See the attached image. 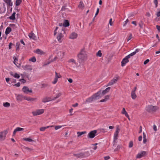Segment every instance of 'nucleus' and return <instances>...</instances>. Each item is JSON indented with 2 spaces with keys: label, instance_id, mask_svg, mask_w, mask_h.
I'll return each instance as SVG.
<instances>
[{
  "label": "nucleus",
  "instance_id": "9b49d317",
  "mask_svg": "<svg viewBox=\"0 0 160 160\" xmlns=\"http://www.w3.org/2000/svg\"><path fill=\"white\" fill-rule=\"evenodd\" d=\"M24 99L27 101L33 102L36 101L37 100V98H32L29 97L25 96V97H24Z\"/></svg>",
  "mask_w": 160,
  "mask_h": 160
},
{
  "label": "nucleus",
  "instance_id": "c03bdc74",
  "mask_svg": "<svg viewBox=\"0 0 160 160\" xmlns=\"http://www.w3.org/2000/svg\"><path fill=\"white\" fill-rule=\"evenodd\" d=\"M22 2V0H16V5L19 6Z\"/></svg>",
  "mask_w": 160,
  "mask_h": 160
},
{
  "label": "nucleus",
  "instance_id": "aec40b11",
  "mask_svg": "<svg viewBox=\"0 0 160 160\" xmlns=\"http://www.w3.org/2000/svg\"><path fill=\"white\" fill-rule=\"evenodd\" d=\"M84 154L83 153L81 152L77 154H74L73 155L77 158H80L84 157Z\"/></svg>",
  "mask_w": 160,
  "mask_h": 160
},
{
  "label": "nucleus",
  "instance_id": "5fc2aeb1",
  "mask_svg": "<svg viewBox=\"0 0 160 160\" xmlns=\"http://www.w3.org/2000/svg\"><path fill=\"white\" fill-rule=\"evenodd\" d=\"M14 78H18L20 77V76H19V75L18 74H17V73H15L14 74Z\"/></svg>",
  "mask_w": 160,
  "mask_h": 160
},
{
  "label": "nucleus",
  "instance_id": "79ce46f5",
  "mask_svg": "<svg viewBox=\"0 0 160 160\" xmlns=\"http://www.w3.org/2000/svg\"><path fill=\"white\" fill-rule=\"evenodd\" d=\"M86 133V132H78L77 134H78V137H79L83 134H84Z\"/></svg>",
  "mask_w": 160,
  "mask_h": 160
},
{
  "label": "nucleus",
  "instance_id": "3c124183",
  "mask_svg": "<svg viewBox=\"0 0 160 160\" xmlns=\"http://www.w3.org/2000/svg\"><path fill=\"white\" fill-rule=\"evenodd\" d=\"M143 22L142 21H141L139 24V26H140V28L142 29L143 28Z\"/></svg>",
  "mask_w": 160,
  "mask_h": 160
},
{
  "label": "nucleus",
  "instance_id": "f3484780",
  "mask_svg": "<svg viewBox=\"0 0 160 160\" xmlns=\"http://www.w3.org/2000/svg\"><path fill=\"white\" fill-rule=\"evenodd\" d=\"M65 52L63 51H60L58 53V56L59 58L62 59L65 55Z\"/></svg>",
  "mask_w": 160,
  "mask_h": 160
},
{
  "label": "nucleus",
  "instance_id": "20e7f679",
  "mask_svg": "<svg viewBox=\"0 0 160 160\" xmlns=\"http://www.w3.org/2000/svg\"><path fill=\"white\" fill-rule=\"evenodd\" d=\"M44 112V109H38L32 112V113L33 116H36L43 114Z\"/></svg>",
  "mask_w": 160,
  "mask_h": 160
},
{
  "label": "nucleus",
  "instance_id": "7c9ffc66",
  "mask_svg": "<svg viewBox=\"0 0 160 160\" xmlns=\"http://www.w3.org/2000/svg\"><path fill=\"white\" fill-rule=\"evenodd\" d=\"M55 78L58 79V78H60L62 77L61 75L59 73H58L56 72H55Z\"/></svg>",
  "mask_w": 160,
  "mask_h": 160
},
{
  "label": "nucleus",
  "instance_id": "f704fd0d",
  "mask_svg": "<svg viewBox=\"0 0 160 160\" xmlns=\"http://www.w3.org/2000/svg\"><path fill=\"white\" fill-rule=\"evenodd\" d=\"M15 14H16V13L15 12H14L12 13V15L9 17V18H10V19L11 20H14L15 18Z\"/></svg>",
  "mask_w": 160,
  "mask_h": 160
},
{
  "label": "nucleus",
  "instance_id": "9d476101",
  "mask_svg": "<svg viewBox=\"0 0 160 160\" xmlns=\"http://www.w3.org/2000/svg\"><path fill=\"white\" fill-rule=\"evenodd\" d=\"M119 79L120 77L119 76L114 77L111 80V85L116 83Z\"/></svg>",
  "mask_w": 160,
  "mask_h": 160
},
{
  "label": "nucleus",
  "instance_id": "680f3d73",
  "mask_svg": "<svg viewBox=\"0 0 160 160\" xmlns=\"http://www.w3.org/2000/svg\"><path fill=\"white\" fill-rule=\"evenodd\" d=\"M132 38V35L131 34H130L127 40V41L128 42Z\"/></svg>",
  "mask_w": 160,
  "mask_h": 160
},
{
  "label": "nucleus",
  "instance_id": "58836bf2",
  "mask_svg": "<svg viewBox=\"0 0 160 160\" xmlns=\"http://www.w3.org/2000/svg\"><path fill=\"white\" fill-rule=\"evenodd\" d=\"M121 113L122 114L125 115V116H127V115H128V113L126 111L125 109L124 108H122V111Z\"/></svg>",
  "mask_w": 160,
  "mask_h": 160
},
{
  "label": "nucleus",
  "instance_id": "864d4df0",
  "mask_svg": "<svg viewBox=\"0 0 160 160\" xmlns=\"http://www.w3.org/2000/svg\"><path fill=\"white\" fill-rule=\"evenodd\" d=\"M73 109L72 108H71L69 110V112L70 116H72L73 114Z\"/></svg>",
  "mask_w": 160,
  "mask_h": 160
},
{
  "label": "nucleus",
  "instance_id": "5701e85b",
  "mask_svg": "<svg viewBox=\"0 0 160 160\" xmlns=\"http://www.w3.org/2000/svg\"><path fill=\"white\" fill-rule=\"evenodd\" d=\"M110 90V88L108 87L106 88L105 90L102 91H101V92L102 93L103 95L107 94L108 92H109Z\"/></svg>",
  "mask_w": 160,
  "mask_h": 160
},
{
  "label": "nucleus",
  "instance_id": "a18cd8bd",
  "mask_svg": "<svg viewBox=\"0 0 160 160\" xmlns=\"http://www.w3.org/2000/svg\"><path fill=\"white\" fill-rule=\"evenodd\" d=\"M135 54V52H134L131 53H130L127 56V58H129L131 57L132 56L134 55Z\"/></svg>",
  "mask_w": 160,
  "mask_h": 160
},
{
  "label": "nucleus",
  "instance_id": "ea45409f",
  "mask_svg": "<svg viewBox=\"0 0 160 160\" xmlns=\"http://www.w3.org/2000/svg\"><path fill=\"white\" fill-rule=\"evenodd\" d=\"M59 27H57L56 28H58L57 29H59V28H62V30H64V26H63V24L59 23Z\"/></svg>",
  "mask_w": 160,
  "mask_h": 160
},
{
  "label": "nucleus",
  "instance_id": "774afa93",
  "mask_svg": "<svg viewBox=\"0 0 160 160\" xmlns=\"http://www.w3.org/2000/svg\"><path fill=\"white\" fill-rule=\"evenodd\" d=\"M66 6H63L62 7V8L61 9V10H62V11H64V10H65L66 9Z\"/></svg>",
  "mask_w": 160,
  "mask_h": 160
},
{
  "label": "nucleus",
  "instance_id": "393cba45",
  "mask_svg": "<svg viewBox=\"0 0 160 160\" xmlns=\"http://www.w3.org/2000/svg\"><path fill=\"white\" fill-rule=\"evenodd\" d=\"M53 126V125L50 126H48L47 127H42L40 128V130L41 131H44L46 129L49 128V127H52Z\"/></svg>",
  "mask_w": 160,
  "mask_h": 160
},
{
  "label": "nucleus",
  "instance_id": "f8f14e48",
  "mask_svg": "<svg viewBox=\"0 0 160 160\" xmlns=\"http://www.w3.org/2000/svg\"><path fill=\"white\" fill-rule=\"evenodd\" d=\"M22 91L24 92L26 94L28 93V92L31 93L32 92L31 89L29 90V88L26 86H24L23 88Z\"/></svg>",
  "mask_w": 160,
  "mask_h": 160
},
{
  "label": "nucleus",
  "instance_id": "37998d69",
  "mask_svg": "<svg viewBox=\"0 0 160 160\" xmlns=\"http://www.w3.org/2000/svg\"><path fill=\"white\" fill-rule=\"evenodd\" d=\"M62 126L61 125H56L54 126L55 129L57 130L59 129H60L62 128Z\"/></svg>",
  "mask_w": 160,
  "mask_h": 160
},
{
  "label": "nucleus",
  "instance_id": "13d9d810",
  "mask_svg": "<svg viewBox=\"0 0 160 160\" xmlns=\"http://www.w3.org/2000/svg\"><path fill=\"white\" fill-rule=\"evenodd\" d=\"M92 148L93 149H94V150H96L97 149V146H96L94 145L93 144H92Z\"/></svg>",
  "mask_w": 160,
  "mask_h": 160
},
{
  "label": "nucleus",
  "instance_id": "4d7b16f0",
  "mask_svg": "<svg viewBox=\"0 0 160 160\" xmlns=\"http://www.w3.org/2000/svg\"><path fill=\"white\" fill-rule=\"evenodd\" d=\"M58 79L56 78H54V80L52 82V84H55L57 82Z\"/></svg>",
  "mask_w": 160,
  "mask_h": 160
},
{
  "label": "nucleus",
  "instance_id": "4468645a",
  "mask_svg": "<svg viewBox=\"0 0 160 160\" xmlns=\"http://www.w3.org/2000/svg\"><path fill=\"white\" fill-rule=\"evenodd\" d=\"M52 100H53V98L49 97H46L43 98L42 101L43 102L45 103Z\"/></svg>",
  "mask_w": 160,
  "mask_h": 160
},
{
  "label": "nucleus",
  "instance_id": "c756f323",
  "mask_svg": "<svg viewBox=\"0 0 160 160\" xmlns=\"http://www.w3.org/2000/svg\"><path fill=\"white\" fill-rule=\"evenodd\" d=\"M102 54L101 50H99L96 53V56L97 57H102Z\"/></svg>",
  "mask_w": 160,
  "mask_h": 160
},
{
  "label": "nucleus",
  "instance_id": "dca6fc26",
  "mask_svg": "<svg viewBox=\"0 0 160 160\" xmlns=\"http://www.w3.org/2000/svg\"><path fill=\"white\" fill-rule=\"evenodd\" d=\"M24 97H25V96H23L21 95L18 94L16 96V99L17 101L21 102L23 100V99H24Z\"/></svg>",
  "mask_w": 160,
  "mask_h": 160
},
{
  "label": "nucleus",
  "instance_id": "a211bd4d",
  "mask_svg": "<svg viewBox=\"0 0 160 160\" xmlns=\"http://www.w3.org/2000/svg\"><path fill=\"white\" fill-rule=\"evenodd\" d=\"M128 58H127V56H126L125 58L123 59L121 62V65L122 67L124 66L126 63L129 62Z\"/></svg>",
  "mask_w": 160,
  "mask_h": 160
},
{
  "label": "nucleus",
  "instance_id": "423d86ee",
  "mask_svg": "<svg viewBox=\"0 0 160 160\" xmlns=\"http://www.w3.org/2000/svg\"><path fill=\"white\" fill-rule=\"evenodd\" d=\"M93 95L96 100L100 99L104 96L101 91H98L97 93L93 94Z\"/></svg>",
  "mask_w": 160,
  "mask_h": 160
},
{
  "label": "nucleus",
  "instance_id": "b1692460",
  "mask_svg": "<svg viewBox=\"0 0 160 160\" xmlns=\"http://www.w3.org/2000/svg\"><path fill=\"white\" fill-rule=\"evenodd\" d=\"M22 140L24 141H28L30 142H35V141L30 138H23Z\"/></svg>",
  "mask_w": 160,
  "mask_h": 160
},
{
  "label": "nucleus",
  "instance_id": "603ef678",
  "mask_svg": "<svg viewBox=\"0 0 160 160\" xmlns=\"http://www.w3.org/2000/svg\"><path fill=\"white\" fill-rule=\"evenodd\" d=\"M17 61H18V58L16 57H15L14 58L13 62L15 65H16L18 67L16 64Z\"/></svg>",
  "mask_w": 160,
  "mask_h": 160
},
{
  "label": "nucleus",
  "instance_id": "e2e57ef3",
  "mask_svg": "<svg viewBox=\"0 0 160 160\" xmlns=\"http://www.w3.org/2000/svg\"><path fill=\"white\" fill-rule=\"evenodd\" d=\"M149 61V60L148 59H147L146 60H145L144 62V64L145 65L148 63Z\"/></svg>",
  "mask_w": 160,
  "mask_h": 160
},
{
  "label": "nucleus",
  "instance_id": "c85d7f7f",
  "mask_svg": "<svg viewBox=\"0 0 160 160\" xmlns=\"http://www.w3.org/2000/svg\"><path fill=\"white\" fill-rule=\"evenodd\" d=\"M69 25V23L68 20H65L63 23V26L65 27H67Z\"/></svg>",
  "mask_w": 160,
  "mask_h": 160
},
{
  "label": "nucleus",
  "instance_id": "bf43d9fd",
  "mask_svg": "<svg viewBox=\"0 0 160 160\" xmlns=\"http://www.w3.org/2000/svg\"><path fill=\"white\" fill-rule=\"evenodd\" d=\"M154 2L155 5V7L157 8L158 5V0H154Z\"/></svg>",
  "mask_w": 160,
  "mask_h": 160
},
{
  "label": "nucleus",
  "instance_id": "4be33fe9",
  "mask_svg": "<svg viewBox=\"0 0 160 160\" xmlns=\"http://www.w3.org/2000/svg\"><path fill=\"white\" fill-rule=\"evenodd\" d=\"M24 130V129L23 128H22L20 127H17V128L13 132V134L15 135L16 134V132L18 131H23Z\"/></svg>",
  "mask_w": 160,
  "mask_h": 160
},
{
  "label": "nucleus",
  "instance_id": "49530a36",
  "mask_svg": "<svg viewBox=\"0 0 160 160\" xmlns=\"http://www.w3.org/2000/svg\"><path fill=\"white\" fill-rule=\"evenodd\" d=\"M62 95L61 93H58L56 96V97L53 98V100H55L57 98H58L59 97H60Z\"/></svg>",
  "mask_w": 160,
  "mask_h": 160
},
{
  "label": "nucleus",
  "instance_id": "338daca9",
  "mask_svg": "<svg viewBox=\"0 0 160 160\" xmlns=\"http://www.w3.org/2000/svg\"><path fill=\"white\" fill-rule=\"evenodd\" d=\"M156 28L158 31L160 32V26L158 25L156 26Z\"/></svg>",
  "mask_w": 160,
  "mask_h": 160
},
{
  "label": "nucleus",
  "instance_id": "4c0bfd02",
  "mask_svg": "<svg viewBox=\"0 0 160 160\" xmlns=\"http://www.w3.org/2000/svg\"><path fill=\"white\" fill-rule=\"evenodd\" d=\"M116 38V36L113 35L112 36V38H111V42L112 43H114Z\"/></svg>",
  "mask_w": 160,
  "mask_h": 160
},
{
  "label": "nucleus",
  "instance_id": "7ed1b4c3",
  "mask_svg": "<svg viewBox=\"0 0 160 160\" xmlns=\"http://www.w3.org/2000/svg\"><path fill=\"white\" fill-rule=\"evenodd\" d=\"M158 109V108L156 106H153L149 105L146 107V110L150 112H152L156 111Z\"/></svg>",
  "mask_w": 160,
  "mask_h": 160
},
{
  "label": "nucleus",
  "instance_id": "0e129e2a",
  "mask_svg": "<svg viewBox=\"0 0 160 160\" xmlns=\"http://www.w3.org/2000/svg\"><path fill=\"white\" fill-rule=\"evenodd\" d=\"M20 85V82H18L17 83L14 85V86H15L17 87H19Z\"/></svg>",
  "mask_w": 160,
  "mask_h": 160
},
{
  "label": "nucleus",
  "instance_id": "0eeeda50",
  "mask_svg": "<svg viewBox=\"0 0 160 160\" xmlns=\"http://www.w3.org/2000/svg\"><path fill=\"white\" fill-rule=\"evenodd\" d=\"M120 131V129L119 128V126H117L116 128V131L114 133V144H115L116 143V142H115V141L118 139V134L119 132V131Z\"/></svg>",
  "mask_w": 160,
  "mask_h": 160
},
{
  "label": "nucleus",
  "instance_id": "e433bc0d",
  "mask_svg": "<svg viewBox=\"0 0 160 160\" xmlns=\"http://www.w3.org/2000/svg\"><path fill=\"white\" fill-rule=\"evenodd\" d=\"M3 106L4 107L8 108L10 106V104L8 102H5L3 103Z\"/></svg>",
  "mask_w": 160,
  "mask_h": 160
},
{
  "label": "nucleus",
  "instance_id": "2f4dec72",
  "mask_svg": "<svg viewBox=\"0 0 160 160\" xmlns=\"http://www.w3.org/2000/svg\"><path fill=\"white\" fill-rule=\"evenodd\" d=\"M35 52L38 54L40 55H42L44 54V52L43 51L39 49L36 50V51H35Z\"/></svg>",
  "mask_w": 160,
  "mask_h": 160
},
{
  "label": "nucleus",
  "instance_id": "6e6d98bb",
  "mask_svg": "<svg viewBox=\"0 0 160 160\" xmlns=\"http://www.w3.org/2000/svg\"><path fill=\"white\" fill-rule=\"evenodd\" d=\"M121 148V146L119 145H118L117 147L114 150V151H116L119 149Z\"/></svg>",
  "mask_w": 160,
  "mask_h": 160
},
{
  "label": "nucleus",
  "instance_id": "72a5a7b5",
  "mask_svg": "<svg viewBox=\"0 0 160 160\" xmlns=\"http://www.w3.org/2000/svg\"><path fill=\"white\" fill-rule=\"evenodd\" d=\"M11 31V28L10 27H8L5 31V34L6 35L9 34Z\"/></svg>",
  "mask_w": 160,
  "mask_h": 160
},
{
  "label": "nucleus",
  "instance_id": "1a4fd4ad",
  "mask_svg": "<svg viewBox=\"0 0 160 160\" xmlns=\"http://www.w3.org/2000/svg\"><path fill=\"white\" fill-rule=\"evenodd\" d=\"M147 154L146 152L142 151L140 153H139L136 156V158H140L144 156Z\"/></svg>",
  "mask_w": 160,
  "mask_h": 160
},
{
  "label": "nucleus",
  "instance_id": "ddd939ff",
  "mask_svg": "<svg viewBox=\"0 0 160 160\" xmlns=\"http://www.w3.org/2000/svg\"><path fill=\"white\" fill-rule=\"evenodd\" d=\"M96 100L93 95H92L91 97L88 98L85 101L86 103H89L91 102Z\"/></svg>",
  "mask_w": 160,
  "mask_h": 160
},
{
  "label": "nucleus",
  "instance_id": "052dcab7",
  "mask_svg": "<svg viewBox=\"0 0 160 160\" xmlns=\"http://www.w3.org/2000/svg\"><path fill=\"white\" fill-rule=\"evenodd\" d=\"M156 15L158 17L160 16V8L159 9V11L157 12Z\"/></svg>",
  "mask_w": 160,
  "mask_h": 160
},
{
  "label": "nucleus",
  "instance_id": "6ab92c4d",
  "mask_svg": "<svg viewBox=\"0 0 160 160\" xmlns=\"http://www.w3.org/2000/svg\"><path fill=\"white\" fill-rule=\"evenodd\" d=\"M23 69L25 70H31L32 69L31 66L29 65H26L22 66Z\"/></svg>",
  "mask_w": 160,
  "mask_h": 160
},
{
  "label": "nucleus",
  "instance_id": "a19ab883",
  "mask_svg": "<svg viewBox=\"0 0 160 160\" xmlns=\"http://www.w3.org/2000/svg\"><path fill=\"white\" fill-rule=\"evenodd\" d=\"M68 62L71 63H74V64H76V61L75 60L73 59H69L68 61Z\"/></svg>",
  "mask_w": 160,
  "mask_h": 160
},
{
  "label": "nucleus",
  "instance_id": "cd10ccee",
  "mask_svg": "<svg viewBox=\"0 0 160 160\" xmlns=\"http://www.w3.org/2000/svg\"><path fill=\"white\" fill-rule=\"evenodd\" d=\"M5 2L9 6H12V2L11 0H4Z\"/></svg>",
  "mask_w": 160,
  "mask_h": 160
},
{
  "label": "nucleus",
  "instance_id": "f03ea898",
  "mask_svg": "<svg viewBox=\"0 0 160 160\" xmlns=\"http://www.w3.org/2000/svg\"><path fill=\"white\" fill-rule=\"evenodd\" d=\"M58 28H56L54 30V35L57 34V38L58 41L61 42L63 40V37L65 34V32L64 30H62V28H60L59 29H57Z\"/></svg>",
  "mask_w": 160,
  "mask_h": 160
},
{
  "label": "nucleus",
  "instance_id": "de8ad7c7",
  "mask_svg": "<svg viewBox=\"0 0 160 160\" xmlns=\"http://www.w3.org/2000/svg\"><path fill=\"white\" fill-rule=\"evenodd\" d=\"M29 61L32 62H35L36 61V59L34 57H32L29 59Z\"/></svg>",
  "mask_w": 160,
  "mask_h": 160
},
{
  "label": "nucleus",
  "instance_id": "39448f33",
  "mask_svg": "<svg viewBox=\"0 0 160 160\" xmlns=\"http://www.w3.org/2000/svg\"><path fill=\"white\" fill-rule=\"evenodd\" d=\"M8 132L7 130L0 132V141H4L6 138V135Z\"/></svg>",
  "mask_w": 160,
  "mask_h": 160
},
{
  "label": "nucleus",
  "instance_id": "09e8293b",
  "mask_svg": "<svg viewBox=\"0 0 160 160\" xmlns=\"http://www.w3.org/2000/svg\"><path fill=\"white\" fill-rule=\"evenodd\" d=\"M133 146V142L132 141L130 142L129 143V147L130 148L132 147Z\"/></svg>",
  "mask_w": 160,
  "mask_h": 160
},
{
  "label": "nucleus",
  "instance_id": "6e6552de",
  "mask_svg": "<svg viewBox=\"0 0 160 160\" xmlns=\"http://www.w3.org/2000/svg\"><path fill=\"white\" fill-rule=\"evenodd\" d=\"M97 133V131L96 130H94L91 131L88 134V137L90 138H94L95 134Z\"/></svg>",
  "mask_w": 160,
  "mask_h": 160
},
{
  "label": "nucleus",
  "instance_id": "473e14b6",
  "mask_svg": "<svg viewBox=\"0 0 160 160\" xmlns=\"http://www.w3.org/2000/svg\"><path fill=\"white\" fill-rule=\"evenodd\" d=\"M84 6L83 2H80L78 6V8L81 9H82L84 8Z\"/></svg>",
  "mask_w": 160,
  "mask_h": 160
},
{
  "label": "nucleus",
  "instance_id": "a878e982",
  "mask_svg": "<svg viewBox=\"0 0 160 160\" xmlns=\"http://www.w3.org/2000/svg\"><path fill=\"white\" fill-rule=\"evenodd\" d=\"M109 96L107 95L105 96V98L104 99H102L100 101V102H105L108 100H109Z\"/></svg>",
  "mask_w": 160,
  "mask_h": 160
},
{
  "label": "nucleus",
  "instance_id": "bb28decb",
  "mask_svg": "<svg viewBox=\"0 0 160 160\" xmlns=\"http://www.w3.org/2000/svg\"><path fill=\"white\" fill-rule=\"evenodd\" d=\"M131 96L132 98L133 99H135L137 97V96L135 92H131Z\"/></svg>",
  "mask_w": 160,
  "mask_h": 160
},
{
  "label": "nucleus",
  "instance_id": "2eb2a0df",
  "mask_svg": "<svg viewBox=\"0 0 160 160\" xmlns=\"http://www.w3.org/2000/svg\"><path fill=\"white\" fill-rule=\"evenodd\" d=\"M77 37L78 34L75 32H73L70 34L69 38L71 39H74L76 38Z\"/></svg>",
  "mask_w": 160,
  "mask_h": 160
},
{
  "label": "nucleus",
  "instance_id": "412c9836",
  "mask_svg": "<svg viewBox=\"0 0 160 160\" xmlns=\"http://www.w3.org/2000/svg\"><path fill=\"white\" fill-rule=\"evenodd\" d=\"M28 36L30 39L36 40L37 38L36 36L33 33H32V32H31L29 34Z\"/></svg>",
  "mask_w": 160,
  "mask_h": 160
},
{
  "label": "nucleus",
  "instance_id": "69168bd1",
  "mask_svg": "<svg viewBox=\"0 0 160 160\" xmlns=\"http://www.w3.org/2000/svg\"><path fill=\"white\" fill-rule=\"evenodd\" d=\"M25 149L26 150H28L29 151H32V149L31 148H30L28 147H26L25 148Z\"/></svg>",
  "mask_w": 160,
  "mask_h": 160
},
{
  "label": "nucleus",
  "instance_id": "c9c22d12",
  "mask_svg": "<svg viewBox=\"0 0 160 160\" xmlns=\"http://www.w3.org/2000/svg\"><path fill=\"white\" fill-rule=\"evenodd\" d=\"M56 58H57V57H55L54 58V59L53 60H52L51 61H48L46 62H45L43 65V66H46V65H47L48 64H50L51 62H53V61H55L56 59Z\"/></svg>",
  "mask_w": 160,
  "mask_h": 160
},
{
  "label": "nucleus",
  "instance_id": "f257e3e1",
  "mask_svg": "<svg viewBox=\"0 0 160 160\" xmlns=\"http://www.w3.org/2000/svg\"><path fill=\"white\" fill-rule=\"evenodd\" d=\"M79 62H84L88 58V55L84 48L82 49L78 55Z\"/></svg>",
  "mask_w": 160,
  "mask_h": 160
},
{
  "label": "nucleus",
  "instance_id": "8fccbe9b",
  "mask_svg": "<svg viewBox=\"0 0 160 160\" xmlns=\"http://www.w3.org/2000/svg\"><path fill=\"white\" fill-rule=\"evenodd\" d=\"M20 45V44L19 42H17L16 43V50L17 51L19 50V45Z\"/></svg>",
  "mask_w": 160,
  "mask_h": 160
}]
</instances>
